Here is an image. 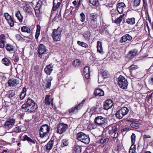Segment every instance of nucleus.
<instances>
[{"instance_id": "1", "label": "nucleus", "mask_w": 153, "mask_h": 153, "mask_svg": "<svg viewBox=\"0 0 153 153\" xmlns=\"http://www.w3.org/2000/svg\"><path fill=\"white\" fill-rule=\"evenodd\" d=\"M37 108L36 104L30 97L26 99L24 103L21 107V108L25 112L30 113H34Z\"/></svg>"}, {"instance_id": "2", "label": "nucleus", "mask_w": 153, "mask_h": 153, "mask_svg": "<svg viewBox=\"0 0 153 153\" xmlns=\"http://www.w3.org/2000/svg\"><path fill=\"white\" fill-rule=\"evenodd\" d=\"M39 57L41 58L47 59L49 56L48 50L43 44H40L38 49Z\"/></svg>"}, {"instance_id": "3", "label": "nucleus", "mask_w": 153, "mask_h": 153, "mask_svg": "<svg viewBox=\"0 0 153 153\" xmlns=\"http://www.w3.org/2000/svg\"><path fill=\"white\" fill-rule=\"evenodd\" d=\"M77 138L79 141L85 144H88L90 141V138L88 135L82 132H80L76 134Z\"/></svg>"}, {"instance_id": "4", "label": "nucleus", "mask_w": 153, "mask_h": 153, "mask_svg": "<svg viewBox=\"0 0 153 153\" xmlns=\"http://www.w3.org/2000/svg\"><path fill=\"white\" fill-rule=\"evenodd\" d=\"M62 29L58 27L57 29H54L52 34V36L53 40L56 42L60 40Z\"/></svg>"}, {"instance_id": "5", "label": "nucleus", "mask_w": 153, "mask_h": 153, "mask_svg": "<svg viewBox=\"0 0 153 153\" xmlns=\"http://www.w3.org/2000/svg\"><path fill=\"white\" fill-rule=\"evenodd\" d=\"M50 128L47 124L43 125L40 128L39 134L41 137L43 138L48 136Z\"/></svg>"}, {"instance_id": "6", "label": "nucleus", "mask_w": 153, "mask_h": 153, "mask_svg": "<svg viewBox=\"0 0 153 153\" xmlns=\"http://www.w3.org/2000/svg\"><path fill=\"white\" fill-rule=\"evenodd\" d=\"M118 85L123 89H126L127 88L128 81L124 77H118Z\"/></svg>"}, {"instance_id": "7", "label": "nucleus", "mask_w": 153, "mask_h": 153, "mask_svg": "<svg viewBox=\"0 0 153 153\" xmlns=\"http://www.w3.org/2000/svg\"><path fill=\"white\" fill-rule=\"evenodd\" d=\"M68 128V126L67 124L64 123H61L58 125L57 132L60 134H62L65 132Z\"/></svg>"}, {"instance_id": "8", "label": "nucleus", "mask_w": 153, "mask_h": 153, "mask_svg": "<svg viewBox=\"0 0 153 153\" xmlns=\"http://www.w3.org/2000/svg\"><path fill=\"white\" fill-rule=\"evenodd\" d=\"M15 123V120L13 118L8 119L5 122L4 127L7 128H12Z\"/></svg>"}, {"instance_id": "9", "label": "nucleus", "mask_w": 153, "mask_h": 153, "mask_svg": "<svg viewBox=\"0 0 153 153\" xmlns=\"http://www.w3.org/2000/svg\"><path fill=\"white\" fill-rule=\"evenodd\" d=\"M56 141V140H54L53 138H51V140L44 146L45 151L48 152L52 148L54 142Z\"/></svg>"}, {"instance_id": "10", "label": "nucleus", "mask_w": 153, "mask_h": 153, "mask_svg": "<svg viewBox=\"0 0 153 153\" xmlns=\"http://www.w3.org/2000/svg\"><path fill=\"white\" fill-rule=\"evenodd\" d=\"M105 118L102 116L96 117L94 120L95 123L98 126H102L104 124L105 122Z\"/></svg>"}, {"instance_id": "11", "label": "nucleus", "mask_w": 153, "mask_h": 153, "mask_svg": "<svg viewBox=\"0 0 153 153\" xmlns=\"http://www.w3.org/2000/svg\"><path fill=\"white\" fill-rule=\"evenodd\" d=\"M4 15L10 26L11 27L13 26L14 25V21L11 16L7 13H4Z\"/></svg>"}, {"instance_id": "12", "label": "nucleus", "mask_w": 153, "mask_h": 153, "mask_svg": "<svg viewBox=\"0 0 153 153\" xmlns=\"http://www.w3.org/2000/svg\"><path fill=\"white\" fill-rule=\"evenodd\" d=\"M113 104L114 103L111 100H106L104 102L103 108L105 110L108 109L112 107Z\"/></svg>"}, {"instance_id": "13", "label": "nucleus", "mask_w": 153, "mask_h": 153, "mask_svg": "<svg viewBox=\"0 0 153 153\" xmlns=\"http://www.w3.org/2000/svg\"><path fill=\"white\" fill-rule=\"evenodd\" d=\"M126 7V5L123 2L119 3L117 6L118 12L120 14L122 13Z\"/></svg>"}, {"instance_id": "14", "label": "nucleus", "mask_w": 153, "mask_h": 153, "mask_svg": "<svg viewBox=\"0 0 153 153\" xmlns=\"http://www.w3.org/2000/svg\"><path fill=\"white\" fill-rule=\"evenodd\" d=\"M132 39V37L128 34H126L123 36L121 38L120 40V42L123 43V42H125L127 41H131Z\"/></svg>"}, {"instance_id": "15", "label": "nucleus", "mask_w": 153, "mask_h": 153, "mask_svg": "<svg viewBox=\"0 0 153 153\" xmlns=\"http://www.w3.org/2000/svg\"><path fill=\"white\" fill-rule=\"evenodd\" d=\"M62 1V0H53L52 10L53 11L56 10L60 6Z\"/></svg>"}, {"instance_id": "16", "label": "nucleus", "mask_w": 153, "mask_h": 153, "mask_svg": "<svg viewBox=\"0 0 153 153\" xmlns=\"http://www.w3.org/2000/svg\"><path fill=\"white\" fill-rule=\"evenodd\" d=\"M53 67V64H50L45 68L44 70V71L47 74L50 75L53 70L52 68Z\"/></svg>"}, {"instance_id": "17", "label": "nucleus", "mask_w": 153, "mask_h": 153, "mask_svg": "<svg viewBox=\"0 0 153 153\" xmlns=\"http://www.w3.org/2000/svg\"><path fill=\"white\" fill-rule=\"evenodd\" d=\"M24 9L27 13L30 14H33V9L27 4H25V5L24 6Z\"/></svg>"}, {"instance_id": "18", "label": "nucleus", "mask_w": 153, "mask_h": 153, "mask_svg": "<svg viewBox=\"0 0 153 153\" xmlns=\"http://www.w3.org/2000/svg\"><path fill=\"white\" fill-rule=\"evenodd\" d=\"M19 83L18 80L12 79H10L8 82V85L10 86H13Z\"/></svg>"}, {"instance_id": "19", "label": "nucleus", "mask_w": 153, "mask_h": 153, "mask_svg": "<svg viewBox=\"0 0 153 153\" xmlns=\"http://www.w3.org/2000/svg\"><path fill=\"white\" fill-rule=\"evenodd\" d=\"M52 78L51 77H46L45 80H44V82L45 83L46 85V88H50L51 86V81L52 80Z\"/></svg>"}, {"instance_id": "20", "label": "nucleus", "mask_w": 153, "mask_h": 153, "mask_svg": "<svg viewBox=\"0 0 153 153\" xmlns=\"http://www.w3.org/2000/svg\"><path fill=\"white\" fill-rule=\"evenodd\" d=\"M91 35V33L88 30L85 31L83 33L84 38L87 41H89L90 40Z\"/></svg>"}, {"instance_id": "21", "label": "nucleus", "mask_w": 153, "mask_h": 153, "mask_svg": "<svg viewBox=\"0 0 153 153\" xmlns=\"http://www.w3.org/2000/svg\"><path fill=\"white\" fill-rule=\"evenodd\" d=\"M104 94V91L101 89L97 88L94 91V95L95 96H103Z\"/></svg>"}, {"instance_id": "22", "label": "nucleus", "mask_w": 153, "mask_h": 153, "mask_svg": "<svg viewBox=\"0 0 153 153\" xmlns=\"http://www.w3.org/2000/svg\"><path fill=\"white\" fill-rule=\"evenodd\" d=\"M51 96L50 95H47L45 97V102L46 105H49L51 104H51L53 106V99H52L51 100V101H50V100H51V98H50Z\"/></svg>"}, {"instance_id": "23", "label": "nucleus", "mask_w": 153, "mask_h": 153, "mask_svg": "<svg viewBox=\"0 0 153 153\" xmlns=\"http://www.w3.org/2000/svg\"><path fill=\"white\" fill-rule=\"evenodd\" d=\"M2 63L6 66H9L11 64V62L9 59L6 57H4L2 60Z\"/></svg>"}, {"instance_id": "24", "label": "nucleus", "mask_w": 153, "mask_h": 153, "mask_svg": "<svg viewBox=\"0 0 153 153\" xmlns=\"http://www.w3.org/2000/svg\"><path fill=\"white\" fill-rule=\"evenodd\" d=\"M80 108H79V106L77 105L75 106L74 107H72L69 109V114L71 115L73 114L76 113L77 111V110L79 109Z\"/></svg>"}, {"instance_id": "25", "label": "nucleus", "mask_w": 153, "mask_h": 153, "mask_svg": "<svg viewBox=\"0 0 153 153\" xmlns=\"http://www.w3.org/2000/svg\"><path fill=\"white\" fill-rule=\"evenodd\" d=\"M89 70L90 68L88 66H86L84 68L83 73L85 76H89L90 75Z\"/></svg>"}, {"instance_id": "26", "label": "nucleus", "mask_w": 153, "mask_h": 153, "mask_svg": "<svg viewBox=\"0 0 153 153\" xmlns=\"http://www.w3.org/2000/svg\"><path fill=\"white\" fill-rule=\"evenodd\" d=\"M26 91L27 90L26 88L25 87H24L23 88L22 92L19 95V97L20 100H23L25 98L26 95Z\"/></svg>"}, {"instance_id": "27", "label": "nucleus", "mask_w": 153, "mask_h": 153, "mask_svg": "<svg viewBox=\"0 0 153 153\" xmlns=\"http://www.w3.org/2000/svg\"><path fill=\"white\" fill-rule=\"evenodd\" d=\"M129 122H131L130 124L131 126L133 128L137 129L139 127V124L138 121H135L128 120Z\"/></svg>"}, {"instance_id": "28", "label": "nucleus", "mask_w": 153, "mask_h": 153, "mask_svg": "<svg viewBox=\"0 0 153 153\" xmlns=\"http://www.w3.org/2000/svg\"><path fill=\"white\" fill-rule=\"evenodd\" d=\"M73 149L76 153H81L82 149L80 146L75 144L74 147Z\"/></svg>"}, {"instance_id": "29", "label": "nucleus", "mask_w": 153, "mask_h": 153, "mask_svg": "<svg viewBox=\"0 0 153 153\" xmlns=\"http://www.w3.org/2000/svg\"><path fill=\"white\" fill-rule=\"evenodd\" d=\"M97 51L100 53H101L103 52V49L102 47V42L98 41L97 42Z\"/></svg>"}, {"instance_id": "30", "label": "nucleus", "mask_w": 153, "mask_h": 153, "mask_svg": "<svg viewBox=\"0 0 153 153\" xmlns=\"http://www.w3.org/2000/svg\"><path fill=\"white\" fill-rule=\"evenodd\" d=\"M135 19L134 17L129 18L126 20V22L128 24L134 25L135 23Z\"/></svg>"}, {"instance_id": "31", "label": "nucleus", "mask_w": 153, "mask_h": 153, "mask_svg": "<svg viewBox=\"0 0 153 153\" xmlns=\"http://www.w3.org/2000/svg\"><path fill=\"white\" fill-rule=\"evenodd\" d=\"M3 38V39H1L0 40V48H4L5 47L6 42V35L4 36Z\"/></svg>"}, {"instance_id": "32", "label": "nucleus", "mask_w": 153, "mask_h": 153, "mask_svg": "<svg viewBox=\"0 0 153 153\" xmlns=\"http://www.w3.org/2000/svg\"><path fill=\"white\" fill-rule=\"evenodd\" d=\"M16 16L20 22H22L23 16L22 15L19 11L16 12Z\"/></svg>"}, {"instance_id": "33", "label": "nucleus", "mask_w": 153, "mask_h": 153, "mask_svg": "<svg viewBox=\"0 0 153 153\" xmlns=\"http://www.w3.org/2000/svg\"><path fill=\"white\" fill-rule=\"evenodd\" d=\"M109 138L108 137H103L100 139V142L104 145H106L108 142Z\"/></svg>"}, {"instance_id": "34", "label": "nucleus", "mask_w": 153, "mask_h": 153, "mask_svg": "<svg viewBox=\"0 0 153 153\" xmlns=\"http://www.w3.org/2000/svg\"><path fill=\"white\" fill-rule=\"evenodd\" d=\"M116 117L119 119H120L125 116L120 110L115 114Z\"/></svg>"}, {"instance_id": "35", "label": "nucleus", "mask_w": 153, "mask_h": 153, "mask_svg": "<svg viewBox=\"0 0 153 153\" xmlns=\"http://www.w3.org/2000/svg\"><path fill=\"white\" fill-rule=\"evenodd\" d=\"M97 16L96 13H93L90 14V18L92 21L94 22L97 21Z\"/></svg>"}, {"instance_id": "36", "label": "nucleus", "mask_w": 153, "mask_h": 153, "mask_svg": "<svg viewBox=\"0 0 153 153\" xmlns=\"http://www.w3.org/2000/svg\"><path fill=\"white\" fill-rule=\"evenodd\" d=\"M120 110L121 111V112H122L124 116L126 115L129 111L128 108L125 107L122 108Z\"/></svg>"}, {"instance_id": "37", "label": "nucleus", "mask_w": 153, "mask_h": 153, "mask_svg": "<svg viewBox=\"0 0 153 153\" xmlns=\"http://www.w3.org/2000/svg\"><path fill=\"white\" fill-rule=\"evenodd\" d=\"M21 30L22 31L24 32H27L28 33H30L31 32L30 29L27 26H23L21 28Z\"/></svg>"}, {"instance_id": "38", "label": "nucleus", "mask_w": 153, "mask_h": 153, "mask_svg": "<svg viewBox=\"0 0 153 153\" xmlns=\"http://www.w3.org/2000/svg\"><path fill=\"white\" fill-rule=\"evenodd\" d=\"M5 48L7 51L10 52L13 51L14 49L13 45L8 44L6 45Z\"/></svg>"}, {"instance_id": "39", "label": "nucleus", "mask_w": 153, "mask_h": 153, "mask_svg": "<svg viewBox=\"0 0 153 153\" xmlns=\"http://www.w3.org/2000/svg\"><path fill=\"white\" fill-rule=\"evenodd\" d=\"M24 140H27L29 142H30L35 144L36 140H33L30 138L28 137L27 135H26L24 136Z\"/></svg>"}, {"instance_id": "40", "label": "nucleus", "mask_w": 153, "mask_h": 153, "mask_svg": "<svg viewBox=\"0 0 153 153\" xmlns=\"http://www.w3.org/2000/svg\"><path fill=\"white\" fill-rule=\"evenodd\" d=\"M37 30L36 33L35 37L36 39H38L40 34V30L41 27L39 25H37Z\"/></svg>"}, {"instance_id": "41", "label": "nucleus", "mask_w": 153, "mask_h": 153, "mask_svg": "<svg viewBox=\"0 0 153 153\" xmlns=\"http://www.w3.org/2000/svg\"><path fill=\"white\" fill-rule=\"evenodd\" d=\"M9 97L13 99L15 97V92L13 91H10L9 92Z\"/></svg>"}, {"instance_id": "42", "label": "nucleus", "mask_w": 153, "mask_h": 153, "mask_svg": "<svg viewBox=\"0 0 153 153\" xmlns=\"http://www.w3.org/2000/svg\"><path fill=\"white\" fill-rule=\"evenodd\" d=\"M143 4L142 7V10L145 11L146 12L148 11V4L146 1L145 0H143Z\"/></svg>"}, {"instance_id": "43", "label": "nucleus", "mask_w": 153, "mask_h": 153, "mask_svg": "<svg viewBox=\"0 0 153 153\" xmlns=\"http://www.w3.org/2000/svg\"><path fill=\"white\" fill-rule=\"evenodd\" d=\"M80 64V61L78 59L74 61L72 63L74 67H77L79 66Z\"/></svg>"}, {"instance_id": "44", "label": "nucleus", "mask_w": 153, "mask_h": 153, "mask_svg": "<svg viewBox=\"0 0 153 153\" xmlns=\"http://www.w3.org/2000/svg\"><path fill=\"white\" fill-rule=\"evenodd\" d=\"M124 15V14H123V15L120 16L114 22L117 25L119 24L122 21V19Z\"/></svg>"}, {"instance_id": "45", "label": "nucleus", "mask_w": 153, "mask_h": 153, "mask_svg": "<svg viewBox=\"0 0 153 153\" xmlns=\"http://www.w3.org/2000/svg\"><path fill=\"white\" fill-rule=\"evenodd\" d=\"M138 68V67L137 65H132L128 68L130 72H131L133 70H134Z\"/></svg>"}, {"instance_id": "46", "label": "nucleus", "mask_w": 153, "mask_h": 153, "mask_svg": "<svg viewBox=\"0 0 153 153\" xmlns=\"http://www.w3.org/2000/svg\"><path fill=\"white\" fill-rule=\"evenodd\" d=\"M137 51L135 50H134L130 51L129 52V55L132 58L136 56L137 55Z\"/></svg>"}, {"instance_id": "47", "label": "nucleus", "mask_w": 153, "mask_h": 153, "mask_svg": "<svg viewBox=\"0 0 153 153\" xmlns=\"http://www.w3.org/2000/svg\"><path fill=\"white\" fill-rule=\"evenodd\" d=\"M131 142L132 143V145L131 146H133L135 145L134 144L136 138V135L134 133H132V134L131 136Z\"/></svg>"}, {"instance_id": "48", "label": "nucleus", "mask_w": 153, "mask_h": 153, "mask_svg": "<svg viewBox=\"0 0 153 153\" xmlns=\"http://www.w3.org/2000/svg\"><path fill=\"white\" fill-rule=\"evenodd\" d=\"M89 2L94 6H97L99 5L98 0H89Z\"/></svg>"}, {"instance_id": "49", "label": "nucleus", "mask_w": 153, "mask_h": 153, "mask_svg": "<svg viewBox=\"0 0 153 153\" xmlns=\"http://www.w3.org/2000/svg\"><path fill=\"white\" fill-rule=\"evenodd\" d=\"M77 44L85 48H87L88 47V45L87 44L82 42L78 41Z\"/></svg>"}, {"instance_id": "50", "label": "nucleus", "mask_w": 153, "mask_h": 153, "mask_svg": "<svg viewBox=\"0 0 153 153\" xmlns=\"http://www.w3.org/2000/svg\"><path fill=\"white\" fill-rule=\"evenodd\" d=\"M68 144V140L66 139H63L62 141V143H61V146L63 147L64 146H66Z\"/></svg>"}, {"instance_id": "51", "label": "nucleus", "mask_w": 153, "mask_h": 153, "mask_svg": "<svg viewBox=\"0 0 153 153\" xmlns=\"http://www.w3.org/2000/svg\"><path fill=\"white\" fill-rule=\"evenodd\" d=\"M135 145H134V146H131L129 151V153H137L136 152V149H135Z\"/></svg>"}, {"instance_id": "52", "label": "nucleus", "mask_w": 153, "mask_h": 153, "mask_svg": "<svg viewBox=\"0 0 153 153\" xmlns=\"http://www.w3.org/2000/svg\"><path fill=\"white\" fill-rule=\"evenodd\" d=\"M141 0H134V1L133 6L136 7L138 6L140 3Z\"/></svg>"}, {"instance_id": "53", "label": "nucleus", "mask_w": 153, "mask_h": 153, "mask_svg": "<svg viewBox=\"0 0 153 153\" xmlns=\"http://www.w3.org/2000/svg\"><path fill=\"white\" fill-rule=\"evenodd\" d=\"M16 71L17 72L19 71L22 72L23 71V68L22 66L21 65H17L16 68Z\"/></svg>"}, {"instance_id": "54", "label": "nucleus", "mask_w": 153, "mask_h": 153, "mask_svg": "<svg viewBox=\"0 0 153 153\" xmlns=\"http://www.w3.org/2000/svg\"><path fill=\"white\" fill-rule=\"evenodd\" d=\"M21 128L22 127L21 126L16 127L14 128V131L16 133L20 132L21 131Z\"/></svg>"}, {"instance_id": "55", "label": "nucleus", "mask_w": 153, "mask_h": 153, "mask_svg": "<svg viewBox=\"0 0 153 153\" xmlns=\"http://www.w3.org/2000/svg\"><path fill=\"white\" fill-rule=\"evenodd\" d=\"M80 17H81L80 21L82 22H83L85 19V16L84 14L82 12L81 13H80Z\"/></svg>"}, {"instance_id": "56", "label": "nucleus", "mask_w": 153, "mask_h": 153, "mask_svg": "<svg viewBox=\"0 0 153 153\" xmlns=\"http://www.w3.org/2000/svg\"><path fill=\"white\" fill-rule=\"evenodd\" d=\"M106 77H98V81L99 83H102L104 82L105 78L106 79Z\"/></svg>"}, {"instance_id": "57", "label": "nucleus", "mask_w": 153, "mask_h": 153, "mask_svg": "<svg viewBox=\"0 0 153 153\" xmlns=\"http://www.w3.org/2000/svg\"><path fill=\"white\" fill-rule=\"evenodd\" d=\"M113 4L112 3H109L108 4L107 3H106L105 4V5L109 9H110V8H112L113 7Z\"/></svg>"}, {"instance_id": "58", "label": "nucleus", "mask_w": 153, "mask_h": 153, "mask_svg": "<svg viewBox=\"0 0 153 153\" xmlns=\"http://www.w3.org/2000/svg\"><path fill=\"white\" fill-rule=\"evenodd\" d=\"M117 130V127L116 126H113L112 128L111 132L112 133H114L117 132L116 131Z\"/></svg>"}, {"instance_id": "59", "label": "nucleus", "mask_w": 153, "mask_h": 153, "mask_svg": "<svg viewBox=\"0 0 153 153\" xmlns=\"http://www.w3.org/2000/svg\"><path fill=\"white\" fill-rule=\"evenodd\" d=\"M13 59L15 62H17L19 60V59L17 56H15L13 57Z\"/></svg>"}, {"instance_id": "60", "label": "nucleus", "mask_w": 153, "mask_h": 153, "mask_svg": "<svg viewBox=\"0 0 153 153\" xmlns=\"http://www.w3.org/2000/svg\"><path fill=\"white\" fill-rule=\"evenodd\" d=\"M84 102L85 100H83L82 101L81 103L78 104L77 105L78 106V107L79 106V108H81L82 106L83 105V104H84Z\"/></svg>"}, {"instance_id": "61", "label": "nucleus", "mask_w": 153, "mask_h": 153, "mask_svg": "<svg viewBox=\"0 0 153 153\" xmlns=\"http://www.w3.org/2000/svg\"><path fill=\"white\" fill-rule=\"evenodd\" d=\"M16 39L18 40H19L21 39V36L19 34H16Z\"/></svg>"}, {"instance_id": "62", "label": "nucleus", "mask_w": 153, "mask_h": 153, "mask_svg": "<svg viewBox=\"0 0 153 153\" xmlns=\"http://www.w3.org/2000/svg\"><path fill=\"white\" fill-rule=\"evenodd\" d=\"M108 72L107 71H105L102 73V75L103 76H106L108 75Z\"/></svg>"}, {"instance_id": "63", "label": "nucleus", "mask_w": 153, "mask_h": 153, "mask_svg": "<svg viewBox=\"0 0 153 153\" xmlns=\"http://www.w3.org/2000/svg\"><path fill=\"white\" fill-rule=\"evenodd\" d=\"M151 137V136L148 135L144 134L143 136V138L145 139L150 138Z\"/></svg>"}, {"instance_id": "64", "label": "nucleus", "mask_w": 153, "mask_h": 153, "mask_svg": "<svg viewBox=\"0 0 153 153\" xmlns=\"http://www.w3.org/2000/svg\"><path fill=\"white\" fill-rule=\"evenodd\" d=\"M117 150H118V151H120V150H121V147L119 145H118L117 147Z\"/></svg>"}]
</instances>
